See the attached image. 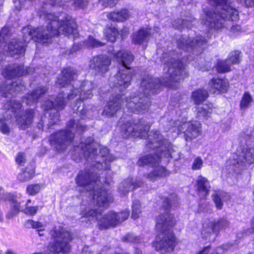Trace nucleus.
Returning a JSON list of instances; mask_svg holds the SVG:
<instances>
[{"mask_svg":"<svg viewBox=\"0 0 254 254\" xmlns=\"http://www.w3.org/2000/svg\"><path fill=\"white\" fill-rule=\"evenodd\" d=\"M181 59V52L173 51L168 53H164L161 61L166 65L164 69L165 73L162 79L148 75L144 77L138 92L131 94L129 98L120 94L110 98L104 108L102 115L109 118L114 116L121 109L124 100H126V106L130 112L143 113L147 111L151 104L149 96L157 93L161 86L174 88L173 82H180L187 77Z\"/></svg>","mask_w":254,"mask_h":254,"instance_id":"1","label":"nucleus"},{"mask_svg":"<svg viewBox=\"0 0 254 254\" xmlns=\"http://www.w3.org/2000/svg\"><path fill=\"white\" fill-rule=\"evenodd\" d=\"M42 19L48 21V25L46 30L43 27L36 29L32 26H27L22 29L23 40L28 42L33 39L43 44H48L51 41L52 36H58L60 34L65 36L73 35L76 37L78 34L77 24L71 16L64 14L60 19L52 13L40 14Z\"/></svg>","mask_w":254,"mask_h":254,"instance_id":"2","label":"nucleus"},{"mask_svg":"<svg viewBox=\"0 0 254 254\" xmlns=\"http://www.w3.org/2000/svg\"><path fill=\"white\" fill-rule=\"evenodd\" d=\"M147 145L152 149H156L154 154L144 156L138 160V166L150 165L154 170L146 175L145 177L150 181H154L158 177H166L169 172L159 163L161 159L175 158L173 145L165 139L158 130L152 131L148 135Z\"/></svg>","mask_w":254,"mask_h":254,"instance_id":"3","label":"nucleus"},{"mask_svg":"<svg viewBox=\"0 0 254 254\" xmlns=\"http://www.w3.org/2000/svg\"><path fill=\"white\" fill-rule=\"evenodd\" d=\"M208 3L215 6L213 10H204V17L202 21L208 28L220 29L227 27L228 22L239 19L238 10L231 6L228 0H207Z\"/></svg>","mask_w":254,"mask_h":254,"instance_id":"4","label":"nucleus"},{"mask_svg":"<svg viewBox=\"0 0 254 254\" xmlns=\"http://www.w3.org/2000/svg\"><path fill=\"white\" fill-rule=\"evenodd\" d=\"M22 105L15 100L7 101L3 106L2 117L0 118V130L3 134L10 132L9 124L16 122L19 127L22 129L27 128L30 125L34 117L33 110H27L21 116L18 117L21 113Z\"/></svg>","mask_w":254,"mask_h":254,"instance_id":"5","label":"nucleus"},{"mask_svg":"<svg viewBox=\"0 0 254 254\" xmlns=\"http://www.w3.org/2000/svg\"><path fill=\"white\" fill-rule=\"evenodd\" d=\"M175 223L174 216L168 211L161 214L157 218L156 228L160 232L156 237L153 246L157 251H173L176 245V239L170 228Z\"/></svg>","mask_w":254,"mask_h":254,"instance_id":"6","label":"nucleus"},{"mask_svg":"<svg viewBox=\"0 0 254 254\" xmlns=\"http://www.w3.org/2000/svg\"><path fill=\"white\" fill-rule=\"evenodd\" d=\"M77 76V71L73 67H68L62 70V74L58 77L57 84L61 87H64L72 84V88L69 93L67 99H73L79 95L80 101L91 98L92 96V90L94 88L93 83L89 81H80L75 80Z\"/></svg>","mask_w":254,"mask_h":254,"instance_id":"7","label":"nucleus"},{"mask_svg":"<svg viewBox=\"0 0 254 254\" xmlns=\"http://www.w3.org/2000/svg\"><path fill=\"white\" fill-rule=\"evenodd\" d=\"M76 151L79 153L87 160L95 159L97 162L98 168H105V170L110 169L109 163L116 159L112 155L109 154V151L107 147L101 146L100 144L94 142L92 137L87 138L85 142H82L75 148Z\"/></svg>","mask_w":254,"mask_h":254,"instance_id":"8","label":"nucleus"},{"mask_svg":"<svg viewBox=\"0 0 254 254\" xmlns=\"http://www.w3.org/2000/svg\"><path fill=\"white\" fill-rule=\"evenodd\" d=\"M114 58L121 64V68L116 75L110 78L109 85L115 88L116 92H121L130 84L132 73L128 66L133 61L134 56L129 51L121 50L114 54Z\"/></svg>","mask_w":254,"mask_h":254,"instance_id":"9","label":"nucleus"},{"mask_svg":"<svg viewBox=\"0 0 254 254\" xmlns=\"http://www.w3.org/2000/svg\"><path fill=\"white\" fill-rule=\"evenodd\" d=\"M102 211V209L95 208L88 210L85 213L86 217H91L92 218H96L98 221V225L100 230L115 227L127 220L129 215V211L128 210L119 212L110 211L103 217H100Z\"/></svg>","mask_w":254,"mask_h":254,"instance_id":"10","label":"nucleus"},{"mask_svg":"<svg viewBox=\"0 0 254 254\" xmlns=\"http://www.w3.org/2000/svg\"><path fill=\"white\" fill-rule=\"evenodd\" d=\"M67 127L70 130H60L50 136L49 139L50 144L58 151L64 150L71 143L74 137L73 131H83L86 128V127L81 123L75 122L74 120L69 121Z\"/></svg>","mask_w":254,"mask_h":254,"instance_id":"11","label":"nucleus"},{"mask_svg":"<svg viewBox=\"0 0 254 254\" xmlns=\"http://www.w3.org/2000/svg\"><path fill=\"white\" fill-rule=\"evenodd\" d=\"M51 235L55 239L48 247V251L53 254L67 253L71 249L69 242L72 238L70 233L65 229L55 227L51 231Z\"/></svg>","mask_w":254,"mask_h":254,"instance_id":"12","label":"nucleus"},{"mask_svg":"<svg viewBox=\"0 0 254 254\" xmlns=\"http://www.w3.org/2000/svg\"><path fill=\"white\" fill-rule=\"evenodd\" d=\"M252 137L251 131L241 133L239 139L242 145L237 148L236 153L233 155V165H243L245 162L249 164L254 163V147L245 148L242 146L243 144H248Z\"/></svg>","mask_w":254,"mask_h":254,"instance_id":"13","label":"nucleus"},{"mask_svg":"<svg viewBox=\"0 0 254 254\" xmlns=\"http://www.w3.org/2000/svg\"><path fill=\"white\" fill-rule=\"evenodd\" d=\"M207 40L201 36H197L191 39L187 36H182L177 41V47L184 51L192 52L197 55L201 53L206 45Z\"/></svg>","mask_w":254,"mask_h":254,"instance_id":"14","label":"nucleus"},{"mask_svg":"<svg viewBox=\"0 0 254 254\" xmlns=\"http://www.w3.org/2000/svg\"><path fill=\"white\" fill-rule=\"evenodd\" d=\"M123 135L124 137L129 136L135 137L145 138L147 136L150 126L143 119H140L136 124L128 122L122 127Z\"/></svg>","mask_w":254,"mask_h":254,"instance_id":"15","label":"nucleus"},{"mask_svg":"<svg viewBox=\"0 0 254 254\" xmlns=\"http://www.w3.org/2000/svg\"><path fill=\"white\" fill-rule=\"evenodd\" d=\"M229 226V222L224 218L219 219L215 223H210L201 232L202 238L205 241L213 242L217 233L220 230L225 229Z\"/></svg>","mask_w":254,"mask_h":254,"instance_id":"16","label":"nucleus"},{"mask_svg":"<svg viewBox=\"0 0 254 254\" xmlns=\"http://www.w3.org/2000/svg\"><path fill=\"white\" fill-rule=\"evenodd\" d=\"M96 173L89 170L81 171L78 173L75 179L77 186L83 188V190L86 191H92L95 188L97 177Z\"/></svg>","mask_w":254,"mask_h":254,"instance_id":"17","label":"nucleus"},{"mask_svg":"<svg viewBox=\"0 0 254 254\" xmlns=\"http://www.w3.org/2000/svg\"><path fill=\"white\" fill-rule=\"evenodd\" d=\"M179 121H170L171 126L178 127L179 129L184 132L186 136V139L188 138L192 139L197 137L200 132L201 125L199 122L194 121L192 122H186L182 125H180Z\"/></svg>","mask_w":254,"mask_h":254,"instance_id":"18","label":"nucleus"},{"mask_svg":"<svg viewBox=\"0 0 254 254\" xmlns=\"http://www.w3.org/2000/svg\"><path fill=\"white\" fill-rule=\"evenodd\" d=\"M34 69L32 67H28L26 70H24L23 65H19L16 64L9 65L6 66L2 71V74L5 78H12L15 76H21L26 74L32 73Z\"/></svg>","mask_w":254,"mask_h":254,"instance_id":"19","label":"nucleus"},{"mask_svg":"<svg viewBox=\"0 0 254 254\" xmlns=\"http://www.w3.org/2000/svg\"><path fill=\"white\" fill-rule=\"evenodd\" d=\"M111 60L106 56L100 55L93 57L90 62V67L96 72L105 73L109 69Z\"/></svg>","mask_w":254,"mask_h":254,"instance_id":"20","label":"nucleus"},{"mask_svg":"<svg viewBox=\"0 0 254 254\" xmlns=\"http://www.w3.org/2000/svg\"><path fill=\"white\" fill-rule=\"evenodd\" d=\"M93 198L96 200V204L101 209V207L107 208L109 203L113 201L112 195L105 190L93 189Z\"/></svg>","mask_w":254,"mask_h":254,"instance_id":"21","label":"nucleus"},{"mask_svg":"<svg viewBox=\"0 0 254 254\" xmlns=\"http://www.w3.org/2000/svg\"><path fill=\"white\" fill-rule=\"evenodd\" d=\"M25 87L20 83L7 81L6 83L0 85V95L4 97L9 95H14L22 91Z\"/></svg>","mask_w":254,"mask_h":254,"instance_id":"22","label":"nucleus"},{"mask_svg":"<svg viewBox=\"0 0 254 254\" xmlns=\"http://www.w3.org/2000/svg\"><path fill=\"white\" fill-rule=\"evenodd\" d=\"M66 98H64L62 94H59L55 101L49 100L45 101L43 104V107L45 110H49L54 108L56 110V117H59L58 110H63L66 103Z\"/></svg>","mask_w":254,"mask_h":254,"instance_id":"23","label":"nucleus"},{"mask_svg":"<svg viewBox=\"0 0 254 254\" xmlns=\"http://www.w3.org/2000/svg\"><path fill=\"white\" fill-rule=\"evenodd\" d=\"M210 185L208 180L202 176H198L196 183V190L200 198H204L209 194Z\"/></svg>","mask_w":254,"mask_h":254,"instance_id":"24","label":"nucleus"},{"mask_svg":"<svg viewBox=\"0 0 254 254\" xmlns=\"http://www.w3.org/2000/svg\"><path fill=\"white\" fill-rule=\"evenodd\" d=\"M143 183L139 179H136L133 181L132 178H128L120 184L119 190L124 194L126 195L129 191L136 189L137 187H141Z\"/></svg>","mask_w":254,"mask_h":254,"instance_id":"25","label":"nucleus"},{"mask_svg":"<svg viewBox=\"0 0 254 254\" xmlns=\"http://www.w3.org/2000/svg\"><path fill=\"white\" fill-rule=\"evenodd\" d=\"M228 83L225 79L219 78H213L209 82L210 91L215 93L216 91L220 92H225L228 87Z\"/></svg>","mask_w":254,"mask_h":254,"instance_id":"26","label":"nucleus"},{"mask_svg":"<svg viewBox=\"0 0 254 254\" xmlns=\"http://www.w3.org/2000/svg\"><path fill=\"white\" fill-rule=\"evenodd\" d=\"M9 54L12 57L16 55H23L25 52V46L22 42H19L16 39H12L8 45Z\"/></svg>","mask_w":254,"mask_h":254,"instance_id":"27","label":"nucleus"},{"mask_svg":"<svg viewBox=\"0 0 254 254\" xmlns=\"http://www.w3.org/2000/svg\"><path fill=\"white\" fill-rule=\"evenodd\" d=\"M47 91L48 88L46 86L38 87L26 97L27 104H30L37 102L38 99Z\"/></svg>","mask_w":254,"mask_h":254,"instance_id":"28","label":"nucleus"},{"mask_svg":"<svg viewBox=\"0 0 254 254\" xmlns=\"http://www.w3.org/2000/svg\"><path fill=\"white\" fill-rule=\"evenodd\" d=\"M150 29H140L137 33L132 36V42L135 44H141L148 41L150 34Z\"/></svg>","mask_w":254,"mask_h":254,"instance_id":"29","label":"nucleus"},{"mask_svg":"<svg viewBox=\"0 0 254 254\" xmlns=\"http://www.w3.org/2000/svg\"><path fill=\"white\" fill-rule=\"evenodd\" d=\"M129 16L128 11L126 9H122L120 11L110 12L107 15L108 18L113 21L123 22L126 20Z\"/></svg>","mask_w":254,"mask_h":254,"instance_id":"30","label":"nucleus"},{"mask_svg":"<svg viewBox=\"0 0 254 254\" xmlns=\"http://www.w3.org/2000/svg\"><path fill=\"white\" fill-rule=\"evenodd\" d=\"M64 2L62 0H47V1H43V5H42L41 9H40L39 15L40 14H43L44 11V14H46L47 13H51L50 12H48L47 10L50 9L53 6H62L64 4Z\"/></svg>","mask_w":254,"mask_h":254,"instance_id":"31","label":"nucleus"},{"mask_svg":"<svg viewBox=\"0 0 254 254\" xmlns=\"http://www.w3.org/2000/svg\"><path fill=\"white\" fill-rule=\"evenodd\" d=\"M208 96L206 90L198 89L192 93L191 98L195 104L199 105L203 102L207 98Z\"/></svg>","mask_w":254,"mask_h":254,"instance_id":"32","label":"nucleus"},{"mask_svg":"<svg viewBox=\"0 0 254 254\" xmlns=\"http://www.w3.org/2000/svg\"><path fill=\"white\" fill-rule=\"evenodd\" d=\"M35 170L32 165L27 166L25 170H23L17 176V179L20 182H25L33 178Z\"/></svg>","mask_w":254,"mask_h":254,"instance_id":"33","label":"nucleus"},{"mask_svg":"<svg viewBox=\"0 0 254 254\" xmlns=\"http://www.w3.org/2000/svg\"><path fill=\"white\" fill-rule=\"evenodd\" d=\"M21 201L19 198L13 197L11 200V210L9 213V217H12L16 214L19 211H23V208L21 206Z\"/></svg>","mask_w":254,"mask_h":254,"instance_id":"34","label":"nucleus"},{"mask_svg":"<svg viewBox=\"0 0 254 254\" xmlns=\"http://www.w3.org/2000/svg\"><path fill=\"white\" fill-rule=\"evenodd\" d=\"M197 116L199 119L207 118L212 112V105L203 104L201 107H197Z\"/></svg>","mask_w":254,"mask_h":254,"instance_id":"35","label":"nucleus"},{"mask_svg":"<svg viewBox=\"0 0 254 254\" xmlns=\"http://www.w3.org/2000/svg\"><path fill=\"white\" fill-rule=\"evenodd\" d=\"M119 33L117 29L115 27H108L105 29V36L106 39L109 41L114 43L116 40V38Z\"/></svg>","mask_w":254,"mask_h":254,"instance_id":"36","label":"nucleus"},{"mask_svg":"<svg viewBox=\"0 0 254 254\" xmlns=\"http://www.w3.org/2000/svg\"><path fill=\"white\" fill-rule=\"evenodd\" d=\"M216 70L219 73H225L230 71L231 65L227 60L219 61L215 67Z\"/></svg>","mask_w":254,"mask_h":254,"instance_id":"37","label":"nucleus"},{"mask_svg":"<svg viewBox=\"0 0 254 254\" xmlns=\"http://www.w3.org/2000/svg\"><path fill=\"white\" fill-rule=\"evenodd\" d=\"M25 226L27 228L40 229L39 230V235L40 236L43 235L42 233H40L43 230L42 229L43 225L42 223L37 221H34L32 220H28L25 222Z\"/></svg>","mask_w":254,"mask_h":254,"instance_id":"38","label":"nucleus"},{"mask_svg":"<svg viewBox=\"0 0 254 254\" xmlns=\"http://www.w3.org/2000/svg\"><path fill=\"white\" fill-rule=\"evenodd\" d=\"M252 102V98L250 94L248 92H245L240 103V108L241 109H246L249 108Z\"/></svg>","mask_w":254,"mask_h":254,"instance_id":"39","label":"nucleus"},{"mask_svg":"<svg viewBox=\"0 0 254 254\" xmlns=\"http://www.w3.org/2000/svg\"><path fill=\"white\" fill-rule=\"evenodd\" d=\"M240 54L241 53L238 51H233L230 54L227 60L229 61L231 65V64H237L240 62Z\"/></svg>","mask_w":254,"mask_h":254,"instance_id":"40","label":"nucleus"},{"mask_svg":"<svg viewBox=\"0 0 254 254\" xmlns=\"http://www.w3.org/2000/svg\"><path fill=\"white\" fill-rule=\"evenodd\" d=\"M132 214L131 217L133 219H136L139 217V214L141 213L140 204L139 201L135 200L133 201L132 205Z\"/></svg>","mask_w":254,"mask_h":254,"instance_id":"41","label":"nucleus"},{"mask_svg":"<svg viewBox=\"0 0 254 254\" xmlns=\"http://www.w3.org/2000/svg\"><path fill=\"white\" fill-rule=\"evenodd\" d=\"M86 45L89 48H98L104 46V44L93 37L89 36L86 42Z\"/></svg>","mask_w":254,"mask_h":254,"instance_id":"42","label":"nucleus"},{"mask_svg":"<svg viewBox=\"0 0 254 254\" xmlns=\"http://www.w3.org/2000/svg\"><path fill=\"white\" fill-rule=\"evenodd\" d=\"M41 187L39 184L29 185L26 189L27 193L30 195H34L39 192Z\"/></svg>","mask_w":254,"mask_h":254,"instance_id":"43","label":"nucleus"},{"mask_svg":"<svg viewBox=\"0 0 254 254\" xmlns=\"http://www.w3.org/2000/svg\"><path fill=\"white\" fill-rule=\"evenodd\" d=\"M173 25L176 28L180 29L184 28L185 27H187V28H190V25L188 20H183L181 19H177L174 21Z\"/></svg>","mask_w":254,"mask_h":254,"instance_id":"44","label":"nucleus"},{"mask_svg":"<svg viewBox=\"0 0 254 254\" xmlns=\"http://www.w3.org/2000/svg\"><path fill=\"white\" fill-rule=\"evenodd\" d=\"M42 206H27L23 208V211L26 214L34 215L39 209H42Z\"/></svg>","mask_w":254,"mask_h":254,"instance_id":"45","label":"nucleus"},{"mask_svg":"<svg viewBox=\"0 0 254 254\" xmlns=\"http://www.w3.org/2000/svg\"><path fill=\"white\" fill-rule=\"evenodd\" d=\"M124 241L130 243H140L141 239L139 237L134 236L132 234H128L124 238Z\"/></svg>","mask_w":254,"mask_h":254,"instance_id":"46","label":"nucleus"},{"mask_svg":"<svg viewBox=\"0 0 254 254\" xmlns=\"http://www.w3.org/2000/svg\"><path fill=\"white\" fill-rule=\"evenodd\" d=\"M203 161L200 157L196 158L193 162L192 169L193 170H199L202 166Z\"/></svg>","mask_w":254,"mask_h":254,"instance_id":"47","label":"nucleus"},{"mask_svg":"<svg viewBox=\"0 0 254 254\" xmlns=\"http://www.w3.org/2000/svg\"><path fill=\"white\" fill-rule=\"evenodd\" d=\"M212 199L215 204L216 207L218 209H221L222 208L223 203L220 197L217 194H214L212 195Z\"/></svg>","mask_w":254,"mask_h":254,"instance_id":"48","label":"nucleus"},{"mask_svg":"<svg viewBox=\"0 0 254 254\" xmlns=\"http://www.w3.org/2000/svg\"><path fill=\"white\" fill-rule=\"evenodd\" d=\"M16 162L20 166H23L26 162L25 155L23 153H19L15 159Z\"/></svg>","mask_w":254,"mask_h":254,"instance_id":"49","label":"nucleus"},{"mask_svg":"<svg viewBox=\"0 0 254 254\" xmlns=\"http://www.w3.org/2000/svg\"><path fill=\"white\" fill-rule=\"evenodd\" d=\"M230 245H223L221 247L217 248L216 249V254H223L230 248Z\"/></svg>","mask_w":254,"mask_h":254,"instance_id":"50","label":"nucleus"},{"mask_svg":"<svg viewBox=\"0 0 254 254\" xmlns=\"http://www.w3.org/2000/svg\"><path fill=\"white\" fill-rule=\"evenodd\" d=\"M26 1V0H13L15 8L18 10H20L25 6Z\"/></svg>","mask_w":254,"mask_h":254,"instance_id":"51","label":"nucleus"},{"mask_svg":"<svg viewBox=\"0 0 254 254\" xmlns=\"http://www.w3.org/2000/svg\"><path fill=\"white\" fill-rule=\"evenodd\" d=\"M103 6L107 7L108 6H113L118 2V0H100Z\"/></svg>","mask_w":254,"mask_h":254,"instance_id":"52","label":"nucleus"},{"mask_svg":"<svg viewBox=\"0 0 254 254\" xmlns=\"http://www.w3.org/2000/svg\"><path fill=\"white\" fill-rule=\"evenodd\" d=\"M240 3L244 2L247 6L251 7L254 5V0H237Z\"/></svg>","mask_w":254,"mask_h":254,"instance_id":"53","label":"nucleus"},{"mask_svg":"<svg viewBox=\"0 0 254 254\" xmlns=\"http://www.w3.org/2000/svg\"><path fill=\"white\" fill-rule=\"evenodd\" d=\"M75 4L79 7L83 8L87 4L86 0H76Z\"/></svg>","mask_w":254,"mask_h":254,"instance_id":"54","label":"nucleus"},{"mask_svg":"<svg viewBox=\"0 0 254 254\" xmlns=\"http://www.w3.org/2000/svg\"><path fill=\"white\" fill-rule=\"evenodd\" d=\"M210 247L207 246L204 247L202 250L198 252L196 254H207L208 252L210 251Z\"/></svg>","mask_w":254,"mask_h":254,"instance_id":"55","label":"nucleus"},{"mask_svg":"<svg viewBox=\"0 0 254 254\" xmlns=\"http://www.w3.org/2000/svg\"><path fill=\"white\" fill-rule=\"evenodd\" d=\"M230 29H231V32L235 33L236 32L240 31L241 30V28L240 25H233L231 27Z\"/></svg>","mask_w":254,"mask_h":254,"instance_id":"56","label":"nucleus"},{"mask_svg":"<svg viewBox=\"0 0 254 254\" xmlns=\"http://www.w3.org/2000/svg\"><path fill=\"white\" fill-rule=\"evenodd\" d=\"M75 107H74V110L77 111V112H79L80 113L83 115H86V109L85 108H82L81 109H80V106H77L76 109H74Z\"/></svg>","mask_w":254,"mask_h":254,"instance_id":"57","label":"nucleus"},{"mask_svg":"<svg viewBox=\"0 0 254 254\" xmlns=\"http://www.w3.org/2000/svg\"><path fill=\"white\" fill-rule=\"evenodd\" d=\"M164 203H165V206L167 207V209L171 207L172 206V201H171V200H170V197L167 198L164 200Z\"/></svg>","mask_w":254,"mask_h":254,"instance_id":"58","label":"nucleus"},{"mask_svg":"<svg viewBox=\"0 0 254 254\" xmlns=\"http://www.w3.org/2000/svg\"><path fill=\"white\" fill-rule=\"evenodd\" d=\"M85 159H86L87 161H89V162H91L92 163L93 168H96V169H98V170H102V169H105V168H102V169H101V168H100V169H99V168H98V167H98V166H97V165H97V162L95 161V159H92V160H91V159H89V160L88 159V160H87L86 158H85ZM92 170H94V168H92Z\"/></svg>","mask_w":254,"mask_h":254,"instance_id":"59","label":"nucleus"},{"mask_svg":"<svg viewBox=\"0 0 254 254\" xmlns=\"http://www.w3.org/2000/svg\"><path fill=\"white\" fill-rule=\"evenodd\" d=\"M80 49V46L78 45V44H74L72 48V49L71 50V52H74L76 51H78L79 50V49Z\"/></svg>","mask_w":254,"mask_h":254,"instance_id":"60","label":"nucleus"},{"mask_svg":"<svg viewBox=\"0 0 254 254\" xmlns=\"http://www.w3.org/2000/svg\"><path fill=\"white\" fill-rule=\"evenodd\" d=\"M197 66H198V68H199V69L201 70V71H204L205 70H209V67H202L201 65H199V64H198V65Z\"/></svg>","mask_w":254,"mask_h":254,"instance_id":"61","label":"nucleus"},{"mask_svg":"<svg viewBox=\"0 0 254 254\" xmlns=\"http://www.w3.org/2000/svg\"><path fill=\"white\" fill-rule=\"evenodd\" d=\"M5 254H16V253L14 251L8 249L5 252Z\"/></svg>","mask_w":254,"mask_h":254,"instance_id":"62","label":"nucleus"},{"mask_svg":"<svg viewBox=\"0 0 254 254\" xmlns=\"http://www.w3.org/2000/svg\"><path fill=\"white\" fill-rule=\"evenodd\" d=\"M250 230H251V232L254 233V218L253 219V221H252V223L251 225V227Z\"/></svg>","mask_w":254,"mask_h":254,"instance_id":"63","label":"nucleus"},{"mask_svg":"<svg viewBox=\"0 0 254 254\" xmlns=\"http://www.w3.org/2000/svg\"><path fill=\"white\" fill-rule=\"evenodd\" d=\"M135 253L136 254H142V251L139 249H136Z\"/></svg>","mask_w":254,"mask_h":254,"instance_id":"64","label":"nucleus"}]
</instances>
